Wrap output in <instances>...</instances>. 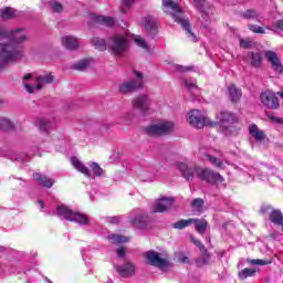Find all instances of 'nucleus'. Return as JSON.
<instances>
[{
  "instance_id": "obj_1",
  "label": "nucleus",
  "mask_w": 283,
  "mask_h": 283,
  "mask_svg": "<svg viewBox=\"0 0 283 283\" xmlns=\"http://www.w3.org/2000/svg\"><path fill=\"white\" fill-rule=\"evenodd\" d=\"M28 41V33L23 28H15L10 31L0 28V70L7 63H12L23 56L21 43Z\"/></svg>"
},
{
  "instance_id": "obj_2",
  "label": "nucleus",
  "mask_w": 283,
  "mask_h": 283,
  "mask_svg": "<svg viewBox=\"0 0 283 283\" xmlns=\"http://www.w3.org/2000/svg\"><path fill=\"white\" fill-rule=\"evenodd\" d=\"M163 7L164 11L172 17L175 23L181 25L182 30L186 32L187 39L192 43H198V35L193 33L191 22H189V18H187L182 8H180L174 0H163Z\"/></svg>"
},
{
  "instance_id": "obj_3",
  "label": "nucleus",
  "mask_w": 283,
  "mask_h": 283,
  "mask_svg": "<svg viewBox=\"0 0 283 283\" xmlns=\"http://www.w3.org/2000/svg\"><path fill=\"white\" fill-rule=\"evenodd\" d=\"M177 169H179L182 177L188 181L193 180V176L197 175L199 178H201V180L210 182V185H222V182H224V177H222L219 172L211 170L210 168H191L185 163H177Z\"/></svg>"
},
{
  "instance_id": "obj_4",
  "label": "nucleus",
  "mask_w": 283,
  "mask_h": 283,
  "mask_svg": "<svg viewBox=\"0 0 283 283\" xmlns=\"http://www.w3.org/2000/svg\"><path fill=\"white\" fill-rule=\"evenodd\" d=\"M56 216L62 220H67L69 222H75L76 224L85 226L90 224V217L83 212L74 211L72 208L60 205L56 207Z\"/></svg>"
},
{
  "instance_id": "obj_5",
  "label": "nucleus",
  "mask_w": 283,
  "mask_h": 283,
  "mask_svg": "<svg viewBox=\"0 0 283 283\" xmlns=\"http://www.w3.org/2000/svg\"><path fill=\"white\" fill-rule=\"evenodd\" d=\"M187 120L191 127L202 129V127H218V123L211 120L207 113L201 109H191L187 115Z\"/></svg>"
},
{
  "instance_id": "obj_6",
  "label": "nucleus",
  "mask_w": 283,
  "mask_h": 283,
  "mask_svg": "<svg viewBox=\"0 0 283 283\" xmlns=\"http://www.w3.org/2000/svg\"><path fill=\"white\" fill-rule=\"evenodd\" d=\"M129 33H116L108 40V48L115 56H123L129 48Z\"/></svg>"
},
{
  "instance_id": "obj_7",
  "label": "nucleus",
  "mask_w": 283,
  "mask_h": 283,
  "mask_svg": "<svg viewBox=\"0 0 283 283\" xmlns=\"http://www.w3.org/2000/svg\"><path fill=\"white\" fill-rule=\"evenodd\" d=\"M54 81L52 74H46L44 76L34 77L32 74H27L24 76V87L29 94H34L35 90H43V85H48Z\"/></svg>"
},
{
  "instance_id": "obj_8",
  "label": "nucleus",
  "mask_w": 283,
  "mask_h": 283,
  "mask_svg": "<svg viewBox=\"0 0 283 283\" xmlns=\"http://www.w3.org/2000/svg\"><path fill=\"white\" fill-rule=\"evenodd\" d=\"M216 118L218 122L217 125H220L222 128V132L226 136H229V134H233V130L235 129V115L233 113L228 111H221L216 115Z\"/></svg>"
},
{
  "instance_id": "obj_9",
  "label": "nucleus",
  "mask_w": 283,
  "mask_h": 283,
  "mask_svg": "<svg viewBox=\"0 0 283 283\" xmlns=\"http://www.w3.org/2000/svg\"><path fill=\"white\" fill-rule=\"evenodd\" d=\"M176 128V124L169 120H160L146 128L148 136H169Z\"/></svg>"
},
{
  "instance_id": "obj_10",
  "label": "nucleus",
  "mask_w": 283,
  "mask_h": 283,
  "mask_svg": "<svg viewBox=\"0 0 283 283\" xmlns=\"http://www.w3.org/2000/svg\"><path fill=\"white\" fill-rule=\"evenodd\" d=\"M190 3L196 8L199 13V21L202 28L211 25V6L205 0H190Z\"/></svg>"
},
{
  "instance_id": "obj_11",
  "label": "nucleus",
  "mask_w": 283,
  "mask_h": 283,
  "mask_svg": "<svg viewBox=\"0 0 283 283\" xmlns=\"http://www.w3.org/2000/svg\"><path fill=\"white\" fill-rule=\"evenodd\" d=\"M144 258L147 264H150V266H156V269H167V266H169V261L154 250L145 252Z\"/></svg>"
},
{
  "instance_id": "obj_12",
  "label": "nucleus",
  "mask_w": 283,
  "mask_h": 283,
  "mask_svg": "<svg viewBox=\"0 0 283 283\" xmlns=\"http://www.w3.org/2000/svg\"><path fill=\"white\" fill-rule=\"evenodd\" d=\"M263 107L268 109H280V99L273 91H264L260 95Z\"/></svg>"
},
{
  "instance_id": "obj_13",
  "label": "nucleus",
  "mask_w": 283,
  "mask_h": 283,
  "mask_svg": "<svg viewBox=\"0 0 283 283\" xmlns=\"http://www.w3.org/2000/svg\"><path fill=\"white\" fill-rule=\"evenodd\" d=\"M128 220L137 229H145L147 227V213L140 209L133 210L128 216Z\"/></svg>"
},
{
  "instance_id": "obj_14",
  "label": "nucleus",
  "mask_w": 283,
  "mask_h": 283,
  "mask_svg": "<svg viewBox=\"0 0 283 283\" xmlns=\"http://www.w3.org/2000/svg\"><path fill=\"white\" fill-rule=\"evenodd\" d=\"M200 158L203 161L210 163L212 167H217V169H224L229 163L224 159L218 158L213 155H209L208 153H205V149H199Z\"/></svg>"
},
{
  "instance_id": "obj_15",
  "label": "nucleus",
  "mask_w": 283,
  "mask_h": 283,
  "mask_svg": "<svg viewBox=\"0 0 283 283\" xmlns=\"http://www.w3.org/2000/svg\"><path fill=\"white\" fill-rule=\"evenodd\" d=\"M137 80H133L130 82H125L119 85V92L122 94H128V92H134V90H138V87H143V74L135 72Z\"/></svg>"
},
{
  "instance_id": "obj_16",
  "label": "nucleus",
  "mask_w": 283,
  "mask_h": 283,
  "mask_svg": "<svg viewBox=\"0 0 283 283\" xmlns=\"http://www.w3.org/2000/svg\"><path fill=\"white\" fill-rule=\"evenodd\" d=\"M171 207H174V198L163 197L155 202L153 211L154 213H165V211H169Z\"/></svg>"
},
{
  "instance_id": "obj_17",
  "label": "nucleus",
  "mask_w": 283,
  "mask_h": 283,
  "mask_svg": "<svg viewBox=\"0 0 283 283\" xmlns=\"http://www.w3.org/2000/svg\"><path fill=\"white\" fill-rule=\"evenodd\" d=\"M151 105V99L147 95H139L133 99V107L142 112V114H147Z\"/></svg>"
},
{
  "instance_id": "obj_18",
  "label": "nucleus",
  "mask_w": 283,
  "mask_h": 283,
  "mask_svg": "<svg viewBox=\"0 0 283 283\" xmlns=\"http://www.w3.org/2000/svg\"><path fill=\"white\" fill-rule=\"evenodd\" d=\"M139 24L149 34H156L158 32V22L156 21V18L151 15L143 17Z\"/></svg>"
},
{
  "instance_id": "obj_19",
  "label": "nucleus",
  "mask_w": 283,
  "mask_h": 283,
  "mask_svg": "<svg viewBox=\"0 0 283 283\" xmlns=\"http://www.w3.org/2000/svg\"><path fill=\"white\" fill-rule=\"evenodd\" d=\"M264 56L266 61L271 63V66L274 70V72H276L277 74H282L283 72L282 61H280V57H277V53H275L274 51H266Z\"/></svg>"
},
{
  "instance_id": "obj_20",
  "label": "nucleus",
  "mask_w": 283,
  "mask_h": 283,
  "mask_svg": "<svg viewBox=\"0 0 283 283\" xmlns=\"http://www.w3.org/2000/svg\"><path fill=\"white\" fill-rule=\"evenodd\" d=\"M116 271L120 277H134L136 275V264L126 262L123 265H117Z\"/></svg>"
},
{
  "instance_id": "obj_21",
  "label": "nucleus",
  "mask_w": 283,
  "mask_h": 283,
  "mask_svg": "<svg viewBox=\"0 0 283 283\" xmlns=\"http://www.w3.org/2000/svg\"><path fill=\"white\" fill-rule=\"evenodd\" d=\"M190 240L199 248V251L202 253V259L197 261V266H205V264H209L211 255H209V252H207V249H205L202 242L193 237H191Z\"/></svg>"
},
{
  "instance_id": "obj_22",
  "label": "nucleus",
  "mask_w": 283,
  "mask_h": 283,
  "mask_svg": "<svg viewBox=\"0 0 283 283\" xmlns=\"http://www.w3.org/2000/svg\"><path fill=\"white\" fill-rule=\"evenodd\" d=\"M71 165L76 171L83 174L86 178H92V170L78 157H71Z\"/></svg>"
},
{
  "instance_id": "obj_23",
  "label": "nucleus",
  "mask_w": 283,
  "mask_h": 283,
  "mask_svg": "<svg viewBox=\"0 0 283 283\" xmlns=\"http://www.w3.org/2000/svg\"><path fill=\"white\" fill-rule=\"evenodd\" d=\"M91 19H93L94 23L105 25L106 28H114V25H116V19L112 17L92 15Z\"/></svg>"
},
{
  "instance_id": "obj_24",
  "label": "nucleus",
  "mask_w": 283,
  "mask_h": 283,
  "mask_svg": "<svg viewBox=\"0 0 283 283\" xmlns=\"http://www.w3.org/2000/svg\"><path fill=\"white\" fill-rule=\"evenodd\" d=\"M62 45L66 50H77L80 43H78V38L73 36V35H64L62 36Z\"/></svg>"
},
{
  "instance_id": "obj_25",
  "label": "nucleus",
  "mask_w": 283,
  "mask_h": 283,
  "mask_svg": "<svg viewBox=\"0 0 283 283\" xmlns=\"http://www.w3.org/2000/svg\"><path fill=\"white\" fill-rule=\"evenodd\" d=\"M249 133H250V136H252V138L256 140V143H262V140L266 138L264 130L260 129V127H258V125L255 124H251L249 126Z\"/></svg>"
},
{
  "instance_id": "obj_26",
  "label": "nucleus",
  "mask_w": 283,
  "mask_h": 283,
  "mask_svg": "<svg viewBox=\"0 0 283 283\" xmlns=\"http://www.w3.org/2000/svg\"><path fill=\"white\" fill-rule=\"evenodd\" d=\"M33 180H35L36 182H39V185H41L42 187H46L48 189H50L51 187H53L54 181L53 179L43 176L39 172H34L33 174Z\"/></svg>"
},
{
  "instance_id": "obj_27",
  "label": "nucleus",
  "mask_w": 283,
  "mask_h": 283,
  "mask_svg": "<svg viewBox=\"0 0 283 283\" xmlns=\"http://www.w3.org/2000/svg\"><path fill=\"white\" fill-rule=\"evenodd\" d=\"M229 98L232 103H238L242 98V90L238 88L235 84H231L228 87Z\"/></svg>"
},
{
  "instance_id": "obj_28",
  "label": "nucleus",
  "mask_w": 283,
  "mask_h": 283,
  "mask_svg": "<svg viewBox=\"0 0 283 283\" xmlns=\"http://www.w3.org/2000/svg\"><path fill=\"white\" fill-rule=\"evenodd\" d=\"M130 39L134 41L137 48L144 50V52H149V43H147V40H145V38H143L142 35L133 34L130 35Z\"/></svg>"
},
{
  "instance_id": "obj_29",
  "label": "nucleus",
  "mask_w": 283,
  "mask_h": 283,
  "mask_svg": "<svg viewBox=\"0 0 283 283\" xmlns=\"http://www.w3.org/2000/svg\"><path fill=\"white\" fill-rule=\"evenodd\" d=\"M106 240H109L112 244H125L129 242V237L112 233L106 237Z\"/></svg>"
},
{
  "instance_id": "obj_30",
  "label": "nucleus",
  "mask_w": 283,
  "mask_h": 283,
  "mask_svg": "<svg viewBox=\"0 0 283 283\" xmlns=\"http://www.w3.org/2000/svg\"><path fill=\"white\" fill-rule=\"evenodd\" d=\"M91 43L95 50H98L99 52H105V50H107V41H105V39L93 38Z\"/></svg>"
},
{
  "instance_id": "obj_31",
  "label": "nucleus",
  "mask_w": 283,
  "mask_h": 283,
  "mask_svg": "<svg viewBox=\"0 0 283 283\" xmlns=\"http://www.w3.org/2000/svg\"><path fill=\"white\" fill-rule=\"evenodd\" d=\"M270 220H271V222H273V224H276L277 227L283 224L282 211H280V210H272L270 212Z\"/></svg>"
},
{
  "instance_id": "obj_32",
  "label": "nucleus",
  "mask_w": 283,
  "mask_h": 283,
  "mask_svg": "<svg viewBox=\"0 0 283 283\" xmlns=\"http://www.w3.org/2000/svg\"><path fill=\"white\" fill-rule=\"evenodd\" d=\"M193 221L192 224H195L197 233L202 234L207 231V221L205 219H193Z\"/></svg>"
},
{
  "instance_id": "obj_33",
  "label": "nucleus",
  "mask_w": 283,
  "mask_h": 283,
  "mask_svg": "<svg viewBox=\"0 0 283 283\" xmlns=\"http://www.w3.org/2000/svg\"><path fill=\"white\" fill-rule=\"evenodd\" d=\"M185 85L188 92H195L196 96L200 94V88H198V85L196 84V80H185Z\"/></svg>"
},
{
  "instance_id": "obj_34",
  "label": "nucleus",
  "mask_w": 283,
  "mask_h": 283,
  "mask_svg": "<svg viewBox=\"0 0 283 283\" xmlns=\"http://www.w3.org/2000/svg\"><path fill=\"white\" fill-rule=\"evenodd\" d=\"M1 17L2 19H14V17H19V13L13 8L8 7L1 11Z\"/></svg>"
},
{
  "instance_id": "obj_35",
  "label": "nucleus",
  "mask_w": 283,
  "mask_h": 283,
  "mask_svg": "<svg viewBox=\"0 0 283 283\" xmlns=\"http://www.w3.org/2000/svg\"><path fill=\"white\" fill-rule=\"evenodd\" d=\"M191 207L195 213H202V207H205V200L197 198L192 201Z\"/></svg>"
},
{
  "instance_id": "obj_36",
  "label": "nucleus",
  "mask_w": 283,
  "mask_h": 283,
  "mask_svg": "<svg viewBox=\"0 0 283 283\" xmlns=\"http://www.w3.org/2000/svg\"><path fill=\"white\" fill-rule=\"evenodd\" d=\"M193 219L180 220L172 224L174 229H186V227H191L193 224Z\"/></svg>"
},
{
  "instance_id": "obj_37",
  "label": "nucleus",
  "mask_w": 283,
  "mask_h": 283,
  "mask_svg": "<svg viewBox=\"0 0 283 283\" xmlns=\"http://www.w3.org/2000/svg\"><path fill=\"white\" fill-rule=\"evenodd\" d=\"M35 125L40 129V132L48 133V130L50 129V123H48V119L38 118Z\"/></svg>"
},
{
  "instance_id": "obj_38",
  "label": "nucleus",
  "mask_w": 283,
  "mask_h": 283,
  "mask_svg": "<svg viewBox=\"0 0 283 283\" xmlns=\"http://www.w3.org/2000/svg\"><path fill=\"white\" fill-rule=\"evenodd\" d=\"M90 167H91L94 176H97V177L105 176V170H103V168H101V165H98V163L93 161V163H91Z\"/></svg>"
},
{
  "instance_id": "obj_39",
  "label": "nucleus",
  "mask_w": 283,
  "mask_h": 283,
  "mask_svg": "<svg viewBox=\"0 0 283 283\" xmlns=\"http://www.w3.org/2000/svg\"><path fill=\"white\" fill-rule=\"evenodd\" d=\"M92 65V60H81L80 62L75 63L74 69L83 72V70H87Z\"/></svg>"
},
{
  "instance_id": "obj_40",
  "label": "nucleus",
  "mask_w": 283,
  "mask_h": 283,
  "mask_svg": "<svg viewBox=\"0 0 283 283\" xmlns=\"http://www.w3.org/2000/svg\"><path fill=\"white\" fill-rule=\"evenodd\" d=\"M255 273H256L255 269H244L239 272V277L240 280H247V277H253Z\"/></svg>"
},
{
  "instance_id": "obj_41",
  "label": "nucleus",
  "mask_w": 283,
  "mask_h": 283,
  "mask_svg": "<svg viewBox=\"0 0 283 283\" xmlns=\"http://www.w3.org/2000/svg\"><path fill=\"white\" fill-rule=\"evenodd\" d=\"M251 65L253 67H260L262 65V54L261 53H251Z\"/></svg>"
},
{
  "instance_id": "obj_42",
  "label": "nucleus",
  "mask_w": 283,
  "mask_h": 283,
  "mask_svg": "<svg viewBox=\"0 0 283 283\" xmlns=\"http://www.w3.org/2000/svg\"><path fill=\"white\" fill-rule=\"evenodd\" d=\"M12 127H14V125L12 124V122H10V119L2 117L0 118V129H12Z\"/></svg>"
},
{
  "instance_id": "obj_43",
  "label": "nucleus",
  "mask_w": 283,
  "mask_h": 283,
  "mask_svg": "<svg viewBox=\"0 0 283 283\" xmlns=\"http://www.w3.org/2000/svg\"><path fill=\"white\" fill-rule=\"evenodd\" d=\"M134 0H122V12L125 14L132 8Z\"/></svg>"
},
{
  "instance_id": "obj_44",
  "label": "nucleus",
  "mask_w": 283,
  "mask_h": 283,
  "mask_svg": "<svg viewBox=\"0 0 283 283\" xmlns=\"http://www.w3.org/2000/svg\"><path fill=\"white\" fill-rule=\"evenodd\" d=\"M249 30H251V32H254V34H264V28L259 27L256 24H250L249 25Z\"/></svg>"
},
{
  "instance_id": "obj_45",
  "label": "nucleus",
  "mask_w": 283,
  "mask_h": 283,
  "mask_svg": "<svg viewBox=\"0 0 283 283\" xmlns=\"http://www.w3.org/2000/svg\"><path fill=\"white\" fill-rule=\"evenodd\" d=\"M50 7L53 10V12H62L63 11V6L56 1L50 2Z\"/></svg>"
},
{
  "instance_id": "obj_46",
  "label": "nucleus",
  "mask_w": 283,
  "mask_h": 283,
  "mask_svg": "<svg viewBox=\"0 0 283 283\" xmlns=\"http://www.w3.org/2000/svg\"><path fill=\"white\" fill-rule=\"evenodd\" d=\"M273 32H283V20H279L272 25Z\"/></svg>"
},
{
  "instance_id": "obj_47",
  "label": "nucleus",
  "mask_w": 283,
  "mask_h": 283,
  "mask_svg": "<svg viewBox=\"0 0 283 283\" xmlns=\"http://www.w3.org/2000/svg\"><path fill=\"white\" fill-rule=\"evenodd\" d=\"M243 19H258V12L248 10L243 13Z\"/></svg>"
},
{
  "instance_id": "obj_48",
  "label": "nucleus",
  "mask_w": 283,
  "mask_h": 283,
  "mask_svg": "<svg viewBox=\"0 0 283 283\" xmlns=\"http://www.w3.org/2000/svg\"><path fill=\"white\" fill-rule=\"evenodd\" d=\"M240 46L243 48L244 50H249V48L253 46V41L251 40H240Z\"/></svg>"
},
{
  "instance_id": "obj_49",
  "label": "nucleus",
  "mask_w": 283,
  "mask_h": 283,
  "mask_svg": "<svg viewBox=\"0 0 283 283\" xmlns=\"http://www.w3.org/2000/svg\"><path fill=\"white\" fill-rule=\"evenodd\" d=\"M122 218L120 217H107L106 218V222H108V224H118V222H120Z\"/></svg>"
},
{
  "instance_id": "obj_50",
  "label": "nucleus",
  "mask_w": 283,
  "mask_h": 283,
  "mask_svg": "<svg viewBox=\"0 0 283 283\" xmlns=\"http://www.w3.org/2000/svg\"><path fill=\"white\" fill-rule=\"evenodd\" d=\"M269 120L276 123V125H282L283 119L281 117H275L273 115H268Z\"/></svg>"
},
{
  "instance_id": "obj_51",
  "label": "nucleus",
  "mask_w": 283,
  "mask_h": 283,
  "mask_svg": "<svg viewBox=\"0 0 283 283\" xmlns=\"http://www.w3.org/2000/svg\"><path fill=\"white\" fill-rule=\"evenodd\" d=\"M175 70H177V72H189L191 66L175 65Z\"/></svg>"
},
{
  "instance_id": "obj_52",
  "label": "nucleus",
  "mask_w": 283,
  "mask_h": 283,
  "mask_svg": "<svg viewBox=\"0 0 283 283\" xmlns=\"http://www.w3.org/2000/svg\"><path fill=\"white\" fill-rule=\"evenodd\" d=\"M250 264H255L258 266H264V264H266V261L261 260V259H256V260H251Z\"/></svg>"
},
{
  "instance_id": "obj_53",
  "label": "nucleus",
  "mask_w": 283,
  "mask_h": 283,
  "mask_svg": "<svg viewBox=\"0 0 283 283\" xmlns=\"http://www.w3.org/2000/svg\"><path fill=\"white\" fill-rule=\"evenodd\" d=\"M126 254L125 248H118L117 249V256L118 258H124Z\"/></svg>"
},
{
  "instance_id": "obj_54",
  "label": "nucleus",
  "mask_w": 283,
  "mask_h": 283,
  "mask_svg": "<svg viewBox=\"0 0 283 283\" xmlns=\"http://www.w3.org/2000/svg\"><path fill=\"white\" fill-rule=\"evenodd\" d=\"M6 251V248L0 247V253H3ZM0 271H6V264L0 262Z\"/></svg>"
},
{
  "instance_id": "obj_55",
  "label": "nucleus",
  "mask_w": 283,
  "mask_h": 283,
  "mask_svg": "<svg viewBox=\"0 0 283 283\" xmlns=\"http://www.w3.org/2000/svg\"><path fill=\"white\" fill-rule=\"evenodd\" d=\"M179 260H180V262H184L185 264H187V262H189V258L185 256V254H180Z\"/></svg>"
},
{
  "instance_id": "obj_56",
  "label": "nucleus",
  "mask_w": 283,
  "mask_h": 283,
  "mask_svg": "<svg viewBox=\"0 0 283 283\" xmlns=\"http://www.w3.org/2000/svg\"><path fill=\"white\" fill-rule=\"evenodd\" d=\"M38 205H39L41 211H43V209H45V203H43V201H38Z\"/></svg>"
},
{
  "instance_id": "obj_57",
  "label": "nucleus",
  "mask_w": 283,
  "mask_h": 283,
  "mask_svg": "<svg viewBox=\"0 0 283 283\" xmlns=\"http://www.w3.org/2000/svg\"><path fill=\"white\" fill-rule=\"evenodd\" d=\"M11 160H21V158H19V157L18 158H11Z\"/></svg>"
},
{
  "instance_id": "obj_58",
  "label": "nucleus",
  "mask_w": 283,
  "mask_h": 283,
  "mask_svg": "<svg viewBox=\"0 0 283 283\" xmlns=\"http://www.w3.org/2000/svg\"><path fill=\"white\" fill-rule=\"evenodd\" d=\"M82 255H83V258H85V253L82 251Z\"/></svg>"
}]
</instances>
